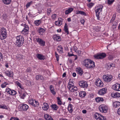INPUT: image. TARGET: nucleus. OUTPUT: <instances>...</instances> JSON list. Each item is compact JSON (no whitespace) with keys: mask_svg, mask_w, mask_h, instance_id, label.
<instances>
[{"mask_svg":"<svg viewBox=\"0 0 120 120\" xmlns=\"http://www.w3.org/2000/svg\"><path fill=\"white\" fill-rule=\"evenodd\" d=\"M16 41L15 43V45L18 47H20L22 46L24 42V38L21 35L17 36L16 37Z\"/></svg>","mask_w":120,"mask_h":120,"instance_id":"nucleus-1","label":"nucleus"},{"mask_svg":"<svg viewBox=\"0 0 120 120\" xmlns=\"http://www.w3.org/2000/svg\"><path fill=\"white\" fill-rule=\"evenodd\" d=\"M68 87L69 90L71 92H74V94L75 95H77L79 92L78 91V89L76 86L71 84L70 82H69L68 84Z\"/></svg>","mask_w":120,"mask_h":120,"instance_id":"nucleus-2","label":"nucleus"},{"mask_svg":"<svg viewBox=\"0 0 120 120\" xmlns=\"http://www.w3.org/2000/svg\"><path fill=\"white\" fill-rule=\"evenodd\" d=\"M7 37V33L6 29L3 27L1 28L0 30V39L1 40L5 39Z\"/></svg>","mask_w":120,"mask_h":120,"instance_id":"nucleus-3","label":"nucleus"},{"mask_svg":"<svg viewBox=\"0 0 120 120\" xmlns=\"http://www.w3.org/2000/svg\"><path fill=\"white\" fill-rule=\"evenodd\" d=\"M103 7L102 5H99L97 6H96L95 10L96 13V16L98 20L100 19L99 15L100 13L102 10Z\"/></svg>","mask_w":120,"mask_h":120,"instance_id":"nucleus-4","label":"nucleus"},{"mask_svg":"<svg viewBox=\"0 0 120 120\" xmlns=\"http://www.w3.org/2000/svg\"><path fill=\"white\" fill-rule=\"evenodd\" d=\"M108 109V107L104 104H101L99 107V111L101 113H105L107 112Z\"/></svg>","mask_w":120,"mask_h":120,"instance_id":"nucleus-5","label":"nucleus"},{"mask_svg":"<svg viewBox=\"0 0 120 120\" xmlns=\"http://www.w3.org/2000/svg\"><path fill=\"white\" fill-rule=\"evenodd\" d=\"M112 79V76L110 74H106L104 75L103 76V79L106 82H109L111 81Z\"/></svg>","mask_w":120,"mask_h":120,"instance_id":"nucleus-6","label":"nucleus"},{"mask_svg":"<svg viewBox=\"0 0 120 120\" xmlns=\"http://www.w3.org/2000/svg\"><path fill=\"white\" fill-rule=\"evenodd\" d=\"M106 56V54L104 53H98L95 55L94 56L96 59H102Z\"/></svg>","mask_w":120,"mask_h":120,"instance_id":"nucleus-7","label":"nucleus"},{"mask_svg":"<svg viewBox=\"0 0 120 120\" xmlns=\"http://www.w3.org/2000/svg\"><path fill=\"white\" fill-rule=\"evenodd\" d=\"M94 117L97 120H106L105 117L98 113L94 114Z\"/></svg>","mask_w":120,"mask_h":120,"instance_id":"nucleus-8","label":"nucleus"},{"mask_svg":"<svg viewBox=\"0 0 120 120\" xmlns=\"http://www.w3.org/2000/svg\"><path fill=\"white\" fill-rule=\"evenodd\" d=\"M29 103L30 104L34 107H38L39 105L38 102L32 99H30L29 101Z\"/></svg>","mask_w":120,"mask_h":120,"instance_id":"nucleus-9","label":"nucleus"},{"mask_svg":"<svg viewBox=\"0 0 120 120\" xmlns=\"http://www.w3.org/2000/svg\"><path fill=\"white\" fill-rule=\"evenodd\" d=\"M113 89L116 91H120V84L116 83L112 86Z\"/></svg>","mask_w":120,"mask_h":120,"instance_id":"nucleus-10","label":"nucleus"},{"mask_svg":"<svg viewBox=\"0 0 120 120\" xmlns=\"http://www.w3.org/2000/svg\"><path fill=\"white\" fill-rule=\"evenodd\" d=\"M37 42L41 46H45V42L42 39L39 38H36Z\"/></svg>","mask_w":120,"mask_h":120,"instance_id":"nucleus-11","label":"nucleus"},{"mask_svg":"<svg viewBox=\"0 0 120 120\" xmlns=\"http://www.w3.org/2000/svg\"><path fill=\"white\" fill-rule=\"evenodd\" d=\"M79 86L81 87L86 88L88 86V84L87 82L83 81H81L79 82Z\"/></svg>","mask_w":120,"mask_h":120,"instance_id":"nucleus-12","label":"nucleus"},{"mask_svg":"<svg viewBox=\"0 0 120 120\" xmlns=\"http://www.w3.org/2000/svg\"><path fill=\"white\" fill-rule=\"evenodd\" d=\"M95 84L98 86L101 87L103 86V84L99 79H97L95 82Z\"/></svg>","mask_w":120,"mask_h":120,"instance_id":"nucleus-13","label":"nucleus"},{"mask_svg":"<svg viewBox=\"0 0 120 120\" xmlns=\"http://www.w3.org/2000/svg\"><path fill=\"white\" fill-rule=\"evenodd\" d=\"M63 19L61 18H60L58 19V20L55 22V25L57 26H60L62 24V22Z\"/></svg>","mask_w":120,"mask_h":120,"instance_id":"nucleus-14","label":"nucleus"},{"mask_svg":"<svg viewBox=\"0 0 120 120\" xmlns=\"http://www.w3.org/2000/svg\"><path fill=\"white\" fill-rule=\"evenodd\" d=\"M106 91L107 89L106 88H102L99 90L98 93L100 95H103L106 93Z\"/></svg>","mask_w":120,"mask_h":120,"instance_id":"nucleus-15","label":"nucleus"},{"mask_svg":"<svg viewBox=\"0 0 120 120\" xmlns=\"http://www.w3.org/2000/svg\"><path fill=\"white\" fill-rule=\"evenodd\" d=\"M111 95L113 98H119L120 97V93L117 92H113L111 93Z\"/></svg>","mask_w":120,"mask_h":120,"instance_id":"nucleus-16","label":"nucleus"},{"mask_svg":"<svg viewBox=\"0 0 120 120\" xmlns=\"http://www.w3.org/2000/svg\"><path fill=\"white\" fill-rule=\"evenodd\" d=\"M20 108L23 110L26 111L28 109L29 106L27 105L24 104L20 106Z\"/></svg>","mask_w":120,"mask_h":120,"instance_id":"nucleus-17","label":"nucleus"},{"mask_svg":"<svg viewBox=\"0 0 120 120\" xmlns=\"http://www.w3.org/2000/svg\"><path fill=\"white\" fill-rule=\"evenodd\" d=\"M76 71L78 74L80 75H82L83 73L82 69L79 67L77 68Z\"/></svg>","mask_w":120,"mask_h":120,"instance_id":"nucleus-18","label":"nucleus"},{"mask_svg":"<svg viewBox=\"0 0 120 120\" xmlns=\"http://www.w3.org/2000/svg\"><path fill=\"white\" fill-rule=\"evenodd\" d=\"M45 31V29L42 28H39L38 30V32L39 34V35H42L43 33H44Z\"/></svg>","mask_w":120,"mask_h":120,"instance_id":"nucleus-19","label":"nucleus"},{"mask_svg":"<svg viewBox=\"0 0 120 120\" xmlns=\"http://www.w3.org/2000/svg\"><path fill=\"white\" fill-rule=\"evenodd\" d=\"M49 88L51 93L54 95L56 94V93L55 91L54 87L52 85L49 86Z\"/></svg>","mask_w":120,"mask_h":120,"instance_id":"nucleus-20","label":"nucleus"},{"mask_svg":"<svg viewBox=\"0 0 120 120\" xmlns=\"http://www.w3.org/2000/svg\"><path fill=\"white\" fill-rule=\"evenodd\" d=\"M43 105L42 108L43 110L45 111L47 110L49 108V106L48 104L45 102L43 103Z\"/></svg>","mask_w":120,"mask_h":120,"instance_id":"nucleus-21","label":"nucleus"},{"mask_svg":"<svg viewBox=\"0 0 120 120\" xmlns=\"http://www.w3.org/2000/svg\"><path fill=\"white\" fill-rule=\"evenodd\" d=\"M44 117L46 120H53L51 116L47 114H45Z\"/></svg>","mask_w":120,"mask_h":120,"instance_id":"nucleus-22","label":"nucleus"},{"mask_svg":"<svg viewBox=\"0 0 120 120\" xmlns=\"http://www.w3.org/2000/svg\"><path fill=\"white\" fill-rule=\"evenodd\" d=\"M53 38L54 40L58 41H60L61 40L60 37L56 34L54 35L53 36Z\"/></svg>","mask_w":120,"mask_h":120,"instance_id":"nucleus-23","label":"nucleus"},{"mask_svg":"<svg viewBox=\"0 0 120 120\" xmlns=\"http://www.w3.org/2000/svg\"><path fill=\"white\" fill-rule=\"evenodd\" d=\"M90 61L91 60L89 59L86 60L84 61L83 64L86 67L88 68L90 63Z\"/></svg>","mask_w":120,"mask_h":120,"instance_id":"nucleus-24","label":"nucleus"},{"mask_svg":"<svg viewBox=\"0 0 120 120\" xmlns=\"http://www.w3.org/2000/svg\"><path fill=\"white\" fill-rule=\"evenodd\" d=\"M37 57L39 59L41 60H44L45 59V57L43 55H42L37 54L36 55Z\"/></svg>","mask_w":120,"mask_h":120,"instance_id":"nucleus-25","label":"nucleus"},{"mask_svg":"<svg viewBox=\"0 0 120 120\" xmlns=\"http://www.w3.org/2000/svg\"><path fill=\"white\" fill-rule=\"evenodd\" d=\"M73 8H70L66 10L65 11V13L66 15H68L71 13L73 10Z\"/></svg>","mask_w":120,"mask_h":120,"instance_id":"nucleus-26","label":"nucleus"},{"mask_svg":"<svg viewBox=\"0 0 120 120\" xmlns=\"http://www.w3.org/2000/svg\"><path fill=\"white\" fill-rule=\"evenodd\" d=\"M79 96L81 98H83L86 95V93L84 91H81L79 92Z\"/></svg>","mask_w":120,"mask_h":120,"instance_id":"nucleus-27","label":"nucleus"},{"mask_svg":"<svg viewBox=\"0 0 120 120\" xmlns=\"http://www.w3.org/2000/svg\"><path fill=\"white\" fill-rule=\"evenodd\" d=\"M73 106L71 104H69L68 109L69 113H71L73 111V110L72 109L73 108Z\"/></svg>","mask_w":120,"mask_h":120,"instance_id":"nucleus-28","label":"nucleus"},{"mask_svg":"<svg viewBox=\"0 0 120 120\" xmlns=\"http://www.w3.org/2000/svg\"><path fill=\"white\" fill-rule=\"evenodd\" d=\"M90 63L88 67V68H91L94 67L95 66V64L94 62L91 60L90 61Z\"/></svg>","mask_w":120,"mask_h":120,"instance_id":"nucleus-29","label":"nucleus"},{"mask_svg":"<svg viewBox=\"0 0 120 120\" xmlns=\"http://www.w3.org/2000/svg\"><path fill=\"white\" fill-rule=\"evenodd\" d=\"M64 30L65 32L68 34L69 33L68 30V26L66 23H65L64 26Z\"/></svg>","mask_w":120,"mask_h":120,"instance_id":"nucleus-30","label":"nucleus"},{"mask_svg":"<svg viewBox=\"0 0 120 120\" xmlns=\"http://www.w3.org/2000/svg\"><path fill=\"white\" fill-rule=\"evenodd\" d=\"M120 106V102L116 101L113 102V106L115 107H118Z\"/></svg>","mask_w":120,"mask_h":120,"instance_id":"nucleus-31","label":"nucleus"},{"mask_svg":"<svg viewBox=\"0 0 120 120\" xmlns=\"http://www.w3.org/2000/svg\"><path fill=\"white\" fill-rule=\"evenodd\" d=\"M5 73L7 75L10 77H12L13 75V72L11 71H8L6 72Z\"/></svg>","mask_w":120,"mask_h":120,"instance_id":"nucleus-32","label":"nucleus"},{"mask_svg":"<svg viewBox=\"0 0 120 120\" xmlns=\"http://www.w3.org/2000/svg\"><path fill=\"white\" fill-rule=\"evenodd\" d=\"M3 3L5 4L8 5L10 4L11 0H2Z\"/></svg>","mask_w":120,"mask_h":120,"instance_id":"nucleus-33","label":"nucleus"},{"mask_svg":"<svg viewBox=\"0 0 120 120\" xmlns=\"http://www.w3.org/2000/svg\"><path fill=\"white\" fill-rule=\"evenodd\" d=\"M51 107L53 110H57L58 108V106L55 104L51 105Z\"/></svg>","mask_w":120,"mask_h":120,"instance_id":"nucleus-34","label":"nucleus"},{"mask_svg":"<svg viewBox=\"0 0 120 120\" xmlns=\"http://www.w3.org/2000/svg\"><path fill=\"white\" fill-rule=\"evenodd\" d=\"M76 14H80L82 15H83L85 16L86 15V13L85 12L80 11H76Z\"/></svg>","mask_w":120,"mask_h":120,"instance_id":"nucleus-35","label":"nucleus"},{"mask_svg":"<svg viewBox=\"0 0 120 120\" xmlns=\"http://www.w3.org/2000/svg\"><path fill=\"white\" fill-rule=\"evenodd\" d=\"M112 22V26H114V28L116 29V26L117 25L118 23V21L117 20H115L114 22Z\"/></svg>","mask_w":120,"mask_h":120,"instance_id":"nucleus-36","label":"nucleus"},{"mask_svg":"<svg viewBox=\"0 0 120 120\" xmlns=\"http://www.w3.org/2000/svg\"><path fill=\"white\" fill-rule=\"evenodd\" d=\"M29 29H23L21 31L22 34L26 35L28 34V30Z\"/></svg>","mask_w":120,"mask_h":120,"instance_id":"nucleus-37","label":"nucleus"},{"mask_svg":"<svg viewBox=\"0 0 120 120\" xmlns=\"http://www.w3.org/2000/svg\"><path fill=\"white\" fill-rule=\"evenodd\" d=\"M95 100L96 101L98 102L101 101H104V100L102 98L100 97H98L96 98Z\"/></svg>","mask_w":120,"mask_h":120,"instance_id":"nucleus-38","label":"nucleus"},{"mask_svg":"<svg viewBox=\"0 0 120 120\" xmlns=\"http://www.w3.org/2000/svg\"><path fill=\"white\" fill-rule=\"evenodd\" d=\"M41 22V20H39L35 21L34 22V23L36 26H38L39 25Z\"/></svg>","mask_w":120,"mask_h":120,"instance_id":"nucleus-39","label":"nucleus"},{"mask_svg":"<svg viewBox=\"0 0 120 120\" xmlns=\"http://www.w3.org/2000/svg\"><path fill=\"white\" fill-rule=\"evenodd\" d=\"M21 25L24 27V28L23 29H29V28L28 25H26V24H24L22 23L21 24Z\"/></svg>","mask_w":120,"mask_h":120,"instance_id":"nucleus-40","label":"nucleus"},{"mask_svg":"<svg viewBox=\"0 0 120 120\" xmlns=\"http://www.w3.org/2000/svg\"><path fill=\"white\" fill-rule=\"evenodd\" d=\"M57 102L58 104L59 105H61L62 104V102L60 99V98L59 97H57Z\"/></svg>","mask_w":120,"mask_h":120,"instance_id":"nucleus-41","label":"nucleus"},{"mask_svg":"<svg viewBox=\"0 0 120 120\" xmlns=\"http://www.w3.org/2000/svg\"><path fill=\"white\" fill-rule=\"evenodd\" d=\"M8 84L6 82L3 83L1 85V87L2 88H5Z\"/></svg>","mask_w":120,"mask_h":120,"instance_id":"nucleus-42","label":"nucleus"},{"mask_svg":"<svg viewBox=\"0 0 120 120\" xmlns=\"http://www.w3.org/2000/svg\"><path fill=\"white\" fill-rule=\"evenodd\" d=\"M114 1V0H107V4L109 5H111Z\"/></svg>","mask_w":120,"mask_h":120,"instance_id":"nucleus-43","label":"nucleus"},{"mask_svg":"<svg viewBox=\"0 0 120 120\" xmlns=\"http://www.w3.org/2000/svg\"><path fill=\"white\" fill-rule=\"evenodd\" d=\"M0 108L5 109H8L7 107L5 105H0Z\"/></svg>","mask_w":120,"mask_h":120,"instance_id":"nucleus-44","label":"nucleus"},{"mask_svg":"<svg viewBox=\"0 0 120 120\" xmlns=\"http://www.w3.org/2000/svg\"><path fill=\"white\" fill-rule=\"evenodd\" d=\"M11 93L10 94L12 95H14L16 94V91L14 90H11Z\"/></svg>","mask_w":120,"mask_h":120,"instance_id":"nucleus-45","label":"nucleus"},{"mask_svg":"<svg viewBox=\"0 0 120 120\" xmlns=\"http://www.w3.org/2000/svg\"><path fill=\"white\" fill-rule=\"evenodd\" d=\"M94 5V4L92 3H90L87 5L88 7L90 8H91Z\"/></svg>","mask_w":120,"mask_h":120,"instance_id":"nucleus-46","label":"nucleus"},{"mask_svg":"<svg viewBox=\"0 0 120 120\" xmlns=\"http://www.w3.org/2000/svg\"><path fill=\"white\" fill-rule=\"evenodd\" d=\"M57 17V15L55 14H53L52 16V18L53 19H55Z\"/></svg>","mask_w":120,"mask_h":120,"instance_id":"nucleus-47","label":"nucleus"},{"mask_svg":"<svg viewBox=\"0 0 120 120\" xmlns=\"http://www.w3.org/2000/svg\"><path fill=\"white\" fill-rule=\"evenodd\" d=\"M17 85L21 89H23V87L21 86V84L18 82H16Z\"/></svg>","mask_w":120,"mask_h":120,"instance_id":"nucleus-48","label":"nucleus"},{"mask_svg":"<svg viewBox=\"0 0 120 120\" xmlns=\"http://www.w3.org/2000/svg\"><path fill=\"white\" fill-rule=\"evenodd\" d=\"M11 89L9 88H7L6 89V92L8 94H10V93H11Z\"/></svg>","mask_w":120,"mask_h":120,"instance_id":"nucleus-49","label":"nucleus"},{"mask_svg":"<svg viewBox=\"0 0 120 120\" xmlns=\"http://www.w3.org/2000/svg\"><path fill=\"white\" fill-rule=\"evenodd\" d=\"M116 11L118 13L120 12V5H118Z\"/></svg>","mask_w":120,"mask_h":120,"instance_id":"nucleus-50","label":"nucleus"},{"mask_svg":"<svg viewBox=\"0 0 120 120\" xmlns=\"http://www.w3.org/2000/svg\"><path fill=\"white\" fill-rule=\"evenodd\" d=\"M114 57V56H113L110 55H109L108 57V58L109 60H112Z\"/></svg>","mask_w":120,"mask_h":120,"instance_id":"nucleus-51","label":"nucleus"},{"mask_svg":"<svg viewBox=\"0 0 120 120\" xmlns=\"http://www.w3.org/2000/svg\"><path fill=\"white\" fill-rule=\"evenodd\" d=\"M32 1L28 3L26 5V7L27 8H28L30 6V5L32 4Z\"/></svg>","mask_w":120,"mask_h":120,"instance_id":"nucleus-52","label":"nucleus"},{"mask_svg":"<svg viewBox=\"0 0 120 120\" xmlns=\"http://www.w3.org/2000/svg\"><path fill=\"white\" fill-rule=\"evenodd\" d=\"M75 120H82V119L80 116H78L76 117Z\"/></svg>","mask_w":120,"mask_h":120,"instance_id":"nucleus-53","label":"nucleus"},{"mask_svg":"<svg viewBox=\"0 0 120 120\" xmlns=\"http://www.w3.org/2000/svg\"><path fill=\"white\" fill-rule=\"evenodd\" d=\"M19 119L18 118H15L13 117H11L10 119V120H19Z\"/></svg>","mask_w":120,"mask_h":120,"instance_id":"nucleus-54","label":"nucleus"},{"mask_svg":"<svg viewBox=\"0 0 120 120\" xmlns=\"http://www.w3.org/2000/svg\"><path fill=\"white\" fill-rule=\"evenodd\" d=\"M77 48L76 46H74L73 47V50L74 51L76 52H77Z\"/></svg>","mask_w":120,"mask_h":120,"instance_id":"nucleus-55","label":"nucleus"},{"mask_svg":"<svg viewBox=\"0 0 120 120\" xmlns=\"http://www.w3.org/2000/svg\"><path fill=\"white\" fill-rule=\"evenodd\" d=\"M57 50L58 52L60 53H62L63 52V50L62 49H57Z\"/></svg>","mask_w":120,"mask_h":120,"instance_id":"nucleus-56","label":"nucleus"},{"mask_svg":"<svg viewBox=\"0 0 120 120\" xmlns=\"http://www.w3.org/2000/svg\"><path fill=\"white\" fill-rule=\"evenodd\" d=\"M115 17H113L110 21V22H114L115 21L114 20L115 19Z\"/></svg>","mask_w":120,"mask_h":120,"instance_id":"nucleus-57","label":"nucleus"},{"mask_svg":"<svg viewBox=\"0 0 120 120\" xmlns=\"http://www.w3.org/2000/svg\"><path fill=\"white\" fill-rule=\"evenodd\" d=\"M47 14L48 15H49L50 13L51 12V11L50 9H48L47 11Z\"/></svg>","mask_w":120,"mask_h":120,"instance_id":"nucleus-58","label":"nucleus"},{"mask_svg":"<svg viewBox=\"0 0 120 120\" xmlns=\"http://www.w3.org/2000/svg\"><path fill=\"white\" fill-rule=\"evenodd\" d=\"M3 56L2 53L0 52V60H1L3 59Z\"/></svg>","mask_w":120,"mask_h":120,"instance_id":"nucleus-59","label":"nucleus"},{"mask_svg":"<svg viewBox=\"0 0 120 120\" xmlns=\"http://www.w3.org/2000/svg\"><path fill=\"white\" fill-rule=\"evenodd\" d=\"M27 83L28 84V85L30 86L31 85V82L30 81H27Z\"/></svg>","mask_w":120,"mask_h":120,"instance_id":"nucleus-60","label":"nucleus"},{"mask_svg":"<svg viewBox=\"0 0 120 120\" xmlns=\"http://www.w3.org/2000/svg\"><path fill=\"white\" fill-rule=\"evenodd\" d=\"M40 75H36V79L37 80H38L40 79Z\"/></svg>","mask_w":120,"mask_h":120,"instance_id":"nucleus-61","label":"nucleus"},{"mask_svg":"<svg viewBox=\"0 0 120 120\" xmlns=\"http://www.w3.org/2000/svg\"><path fill=\"white\" fill-rule=\"evenodd\" d=\"M55 55L56 56L57 58V60H58V59L59 58V56L57 54V53L56 52H55Z\"/></svg>","mask_w":120,"mask_h":120,"instance_id":"nucleus-62","label":"nucleus"},{"mask_svg":"<svg viewBox=\"0 0 120 120\" xmlns=\"http://www.w3.org/2000/svg\"><path fill=\"white\" fill-rule=\"evenodd\" d=\"M80 22L82 24H84V22H85V20L84 19H82L81 20Z\"/></svg>","mask_w":120,"mask_h":120,"instance_id":"nucleus-63","label":"nucleus"},{"mask_svg":"<svg viewBox=\"0 0 120 120\" xmlns=\"http://www.w3.org/2000/svg\"><path fill=\"white\" fill-rule=\"evenodd\" d=\"M117 113L119 115H120V108L117 110Z\"/></svg>","mask_w":120,"mask_h":120,"instance_id":"nucleus-64","label":"nucleus"}]
</instances>
